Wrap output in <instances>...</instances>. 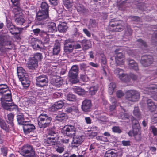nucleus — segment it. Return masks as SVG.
I'll use <instances>...</instances> for the list:
<instances>
[{"label":"nucleus","mask_w":157,"mask_h":157,"mask_svg":"<svg viewBox=\"0 0 157 157\" xmlns=\"http://www.w3.org/2000/svg\"><path fill=\"white\" fill-rule=\"evenodd\" d=\"M139 93L135 90H130L126 93V98L131 101H136L140 98Z\"/></svg>","instance_id":"nucleus-4"},{"label":"nucleus","mask_w":157,"mask_h":157,"mask_svg":"<svg viewBox=\"0 0 157 157\" xmlns=\"http://www.w3.org/2000/svg\"><path fill=\"white\" fill-rule=\"evenodd\" d=\"M81 43L84 49L86 50L88 49L90 47L89 44L90 41L89 40H83L81 41Z\"/></svg>","instance_id":"nucleus-35"},{"label":"nucleus","mask_w":157,"mask_h":157,"mask_svg":"<svg viewBox=\"0 0 157 157\" xmlns=\"http://www.w3.org/2000/svg\"><path fill=\"white\" fill-rule=\"evenodd\" d=\"M8 89V86L6 84H0V90H7Z\"/></svg>","instance_id":"nucleus-62"},{"label":"nucleus","mask_w":157,"mask_h":157,"mask_svg":"<svg viewBox=\"0 0 157 157\" xmlns=\"http://www.w3.org/2000/svg\"><path fill=\"white\" fill-rule=\"evenodd\" d=\"M67 116L64 113H61L58 114L57 115L55 119L56 120L59 121H62L66 119Z\"/></svg>","instance_id":"nucleus-37"},{"label":"nucleus","mask_w":157,"mask_h":157,"mask_svg":"<svg viewBox=\"0 0 157 157\" xmlns=\"http://www.w3.org/2000/svg\"><path fill=\"white\" fill-rule=\"evenodd\" d=\"M68 28L66 23L65 22H62L58 25V31L60 32H65L67 30Z\"/></svg>","instance_id":"nucleus-28"},{"label":"nucleus","mask_w":157,"mask_h":157,"mask_svg":"<svg viewBox=\"0 0 157 157\" xmlns=\"http://www.w3.org/2000/svg\"><path fill=\"white\" fill-rule=\"evenodd\" d=\"M54 107L55 109H59L61 108L63 105V103L62 101H59L55 103Z\"/></svg>","instance_id":"nucleus-44"},{"label":"nucleus","mask_w":157,"mask_h":157,"mask_svg":"<svg viewBox=\"0 0 157 157\" xmlns=\"http://www.w3.org/2000/svg\"><path fill=\"white\" fill-rule=\"evenodd\" d=\"M98 89V86H95L91 87L89 89V93L91 95L95 94Z\"/></svg>","instance_id":"nucleus-42"},{"label":"nucleus","mask_w":157,"mask_h":157,"mask_svg":"<svg viewBox=\"0 0 157 157\" xmlns=\"http://www.w3.org/2000/svg\"><path fill=\"white\" fill-rule=\"evenodd\" d=\"M7 102H4L2 103V105L3 108L6 109L8 110L10 109V107L12 106H14V108L17 107V106L14 105L13 103H9Z\"/></svg>","instance_id":"nucleus-34"},{"label":"nucleus","mask_w":157,"mask_h":157,"mask_svg":"<svg viewBox=\"0 0 157 157\" xmlns=\"http://www.w3.org/2000/svg\"><path fill=\"white\" fill-rule=\"evenodd\" d=\"M0 126L1 128H6V124L4 121L0 118Z\"/></svg>","instance_id":"nucleus-64"},{"label":"nucleus","mask_w":157,"mask_h":157,"mask_svg":"<svg viewBox=\"0 0 157 157\" xmlns=\"http://www.w3.org/2000/svg\"><path fill=\"white\" fill-rule=\"evenodd\" d=\"M137 41L141 45L143 46L145 48L147 47V45L146 43L142 39H139L137 40Z\"/></svg>","instance_id":"nucleus-53"},{"label":"nucleus","mask_w":157,"mask_h":157,"mask_svg":"<svg viewBox=\"0 0 157 157\" xmlns=\"http://www.w3.org/2000/svg\"><path fill=\"white\" fill-rule=\"evenodd\" d=\"M153 61V59L152 56L145 55L141 57L140 62L144 66L147 67L151 64Z\"/></svg>","instance_id":"nucleus-10"},{"label":"nucleus","mask_w":157,"mask_h":157,"mask_svg":"<svg viewBox=\"0 0 157 157\" xmlns=\"http://www.w3.org/2000/svg\"><path fill=\"white\" fill-rule=\"evenodd\" d=\"M51 118L46 114L42 113L37 118L38 124L40 128H46L50 126Z\"/></svg>","instance_id":"nucleus-2"},{"label":"nucleus","mask_w":157,"mask_h":157,"mask_svg":"<svg viewBox=\"0 0 157 157\" xmlns=\"http://www.w3.org/2000/svg\"><path fill=\"white\" fill-rule=\"evenodd\" d=\"M133 114L138 119H140V113L137 107H135L133 111Z\"/></svg>","instance_id":"nucleus-45"},{"label":"nucleus","mask_w":157,"mask_h":157,"mask_svg":"<svg viewBox=\"0 0 157 157\" xmlns=\"http://www.w3.org/2000/svg\"><path fill=\"white\" fill-rule=\"evenodd\" d=\"M111 99L112 102H114V103L112 105H111L109 107L110 110L112 111L116 107L115 104V99L114 98H112Z\"/></svg>","instance_id":"nucleus-52"},{"label":"nucleus","mask_w":157,"mask_h":157,"mask_svg":"<svg viewBox=\"0 0 157 157\" xmlns=\"http://www.w3.org/2000/svg\"><path fill=\"white\" fill-rule=\"evenodd\" d=\"M128 0H117V7L120 10H123L125 8V6Z\"/></svg>","instance_id":"nucleus-20"},{"label":"nucleus","mask_w":157,"mask_h":157,"mask_svg":"<svg viewBox=\"0 0 157 157\" xmlns=\"http://www.w3.org/2000/svg\"><path fill=\"white\" fill-rule=\"evenodd\" d=\"M47 131L48 134L49 135L53 136H57L56 134L54 131L52 130V128L48 129Z\"/></svg>","instance_id":"nucleus-54"},{"label":"nucleus","mask_w":157,"mask_h":157,"mask_svg":"<svg viewBox=\"0 0 157 157\" xmlns=\"http://www.w3.org/2000/svg\"><path fill=\"white\" fill-rule=\"evenodd\" d=\"M128 134L129 136H133L135 140L139 141L141 140L140 132L138 128H133L132 131H130Z\"/></svg>","instance_id":"nucleus-16"},{"label":"nucleus","mask_w":157,"mask_h":157,"mask_svg":"<svg viewBox=\"0 0 157 157\" xmlns=\"http://www.w3.org/2000/svg\"><path fill=\"white\" fill-rule=\"evenodd\" d=\"M41 10L48 11V6L46 2H42L41 4Z\"/></svg>","instance_id":"nucleus-46"},{"label":"nucleus","mask_w":157,"mask_h":157,"mask_svg":"<svg viewBox=\"0 0 157 157\" xmlns=\"http://www.w3.org/2000/svg\"><path fill=\"white\" fill-rule=\"evenodd\" d=\"M110 26L113 27V30L116 32L122 31L124 28V24L123 22L119 21H115L114 19H111L109 24Z\"/></svg>","instance_id":"nucleus-5"},{"label":"nucleus","mask_w":157,"mask_h":157,"mask_svg":"<svg viewBox=\"0 0 157 157\" xmlns=\"http://www.w3.org/2000/svg\"><path fill=\"white\" fill-rule=\"evenodd\" d=\"M120 79L122 81L124 82H128L130 80V78L128 74L125 73H122L121 75L119 76Z\"/></svg>","instance_id":"nucleus-36"},{"label":"nucleus","mask_w":157,"mask_h":157,"mask_svg":"<svg viewBox=\"0 0 157 157\" xmlns=\"http://www.w3.org/2000/svg\"><path fill=\"white\" fill-rule=\"evenodd\" d=\"M40 33H41V34L43 35V36H46V38L44 40L46 41V42L48 43L49 41V34H48L47 32L44 31V30H40Z\"/></svg>","instance_id":"nucleus-50"},{"label":"nucleus","mask_w":157,"mask_h":157,"mask_svg":"<svg viewBox=\"0 0 157 157\" xmlns=\"http://www.w3.org/2000/svg\"><path fill=\"white\" fill-rule=\"evenodd\" d=\"M67 99L70 101H74L76 100V97L75 95L69 94L67 96Z\"/></svg>","instance_id":"nucleus-49"},{"label":"nucleus","mask_w":157,"mask_h":157,"mask_svg":"<svg viewBox=\"0 0 157 157\" xmlns=\"http://www.w3.org/2000/svg\"><path fill=\"white\" fill-rule=\"evenodd\" d=\"M37 66L38 62L34 59L31 58L28 64L27 67L30 69H35L37 68Z\"/></svg>","instance_id":"nucleus-19"},{"label":"nucleus","mask_w":157,"mask_h":157,"mask_svg":"<svg viewBox=\"0 0 157 157\" xmlns=\"http://www.w3.org/2000/svg\"><path fill=\"white\" fill-rule=\"evenodd\" d=\"M147 105L148 108L150 110L151 112L155 111L157 107L156 105L150 99H149L147 100Z\"/></svg>","instance_id":"nucleus-26"},{"label":"nucleus","mask_w":157,"mask_h":157,"mask_svg":"<svg viewBox=\"0 0 157 157\" xmlns=\"http://www.w3.org/2000/svg\"><path fill=\"white\" fill-rule=\"evenodd\" d=\"M116 87V85L114 83H111L109 85V90L110 91H112Z\"/></svg>","instance_id":"nucleus-55"},{"label":"nucleus","mask_w":157,"mask_h":157,"mask_svg":"<svg viewBox=\"0 0 157 157\" xmlns=\"http://www.w3.org/2000/svg\"><path fill=\"white\" fill-rule=\"evenodd\" d=\"M116 54V62L117 65H121L124 64L123 60L125 55L123 53L121 52L119 49H116L115 51Z\"/></svg>","instance_id":"nucleus-8"},{"label":"nucleus","mask_w":157,"mask_h":157,"mask_svg":"<svg viewBox=\"0 0 157 157\" xmlns=\"http://www.w3.org/2000/svg\"><path fill=\"white\" fill-rule=\"evenodd\" d=\"M123 69L119 68H116L114 71V73L119 78V76L121 75V74L123 73Z\"/></svg>","instance_id":"nucleus-48"},{"label":"nucleus","mask_w":157,"mask_h":157,"mask_svg":"<svg viewBox=\"0 0 157 157\" xmlns=\"http://www.w3.org/2000/svg\"><path fill=\"white\" fill-rule=\"evenodd\" d=\"M21 81L23 86L25 87H28L30 84V81L28 78V75L24 76L22 78L19 79Z\"/></svg>","instance_id":"nucleus-27"},{"label":"nucleus","mask_w":157,"mask_h":157,"mask_svg":"<svg viewBox=\"0 0 157 157\" xmlns=\"http://www.w3.org/2000/svg\"><path fill=\"white\" fill-rule=\"evenodd\" d=\"M132 128H138L140 127V124L137 121L134 117H132Z\"/></svg>","instance_id":"nucleus-47"},{"label":"nucleus","mask_w":157,"mask_h":157,"mask_svg":"<svg viewBox=\"0 0 157 157\" xmlns=\"http://www.w3.org/2000/svg\"><path fill=\"white\" fill-rule=\"evenodd\" d=\"M128 67L131 69L136 71L138 70V65L137 63L133 59H128Z\"/></svg>","instance_id":"nucleus-25"},{"label":"nucleus","mask_w":157,"mask_h":157,"mask_svg":"<svg viewBox=\"0 0 157 157\" xmlns=\"http://www.w3.org/2000/svg\"><path fill=\"white\" fill-rule=\"evenodd\" d=\"M97 72L94 70H92L89 71L88 75H89V78L92 79H94L96 78Z\"/></svg>","instance_id":"nucleus-38"},{"label":"nucleus","mask_w":157,"mask_h":157,"mask_svg":"<svg viewBox=\"0 0 157 157\" xmlns=\"http://www.w3.org/2000/svg\"><path fill=\"white\" fill-rule=\"evenodd\" d=\"M77 110L75 109H73L71 107L67 108L66 111L68 113H71V114H74L75 112H76Z\"/></svg>","instance_id":"nucleus-57"},{"label":"nucleus","mask_w":157,"mask_h":157,"mask_svg":"<svg viewBox=\"0 0 157 157\" xmlns=\"http://www.w3.org/2000/svg\"><path fill=\"white\" fill-rule=\"evenodd\" d=\"M9 95H6L2 96V97L1 98V100H3L5 102H10L12 100H10L9 99Z\"/></svg>","instance_id":"nucleus-56"},{"label":"nucleus","mask_w":157,"mask_h":157,"mask_svg":"<svg viewBox=\"0 0 157 157\" xmlns=\"http://www.w3.org/2000/svg\"><path fill=\"white\" fill-rule=\"evenodd\" d=\"M19 152L24 157H36L33 147L28 144L24 145L20 149Z\"/></svg>","instance_id":"nucleus-1"},{"label":"nucleus","mask_w":157,"mask_h":157,"mask_svg":"<svg viewBox=\"0 0 157 157\" xmlns=\"http://www.w3.org/2000/svg\"><path fill=\"white\" fill-rule=\"evenodd\" d=\"M48 33H53L57 31V29L56 24L53 22H49L48 25Z\"/></svg>","instance_id":"nucleus-23"},{"label":"nucleus","mask_w":157,"mask_h":157,"mask_svg":"<svg viewBox=\"0 0 157 157\" xmlns=\"http://www.w3.org/2000/svg\"><path fill=\"white\" fill-rule=\"evenodd\" d=\"M6 22V26L12 34L17 35L19 33L20 28L15 27L10 21H7Z\"/></svg>","instance_id":"nucleus-12"},{"label":"nucleus","mask_w":157,"mask_h":157,"mask_svg":"<svg viewBox=\"0 0 157 157\" xmlns=\"http://www.w3.org/2000/svg\"><path fill=\"white\" fill-rule=\"evenodd\" d=\"M132 31L131 29L130 28H128L125 31V35L128 36H131L132 34Z\"/></svg>","instance_id":"nucleus-63"},{"label":"nucleus","mask_w":157,"mask_h":157,"mask_svg":"<svg viewBox=\"0 0 157 157\" xmlns=\"http://www.w3.org/2000/svg\"><path fill=\"white\" fill-rule=\"evenodd\" d=\"M85 137L83 135L75 136L73 138L72 143V146L73 147H78L83 142Z\"/></svg>","instance_id":"nucleus-11"},{"label":"nucleus","mask_w":157,"mask_h":157,"mask_svg":"<svg viewBox=\"0 0 157 157\" xmlns=\"http://www.w3.org/2000/svg\"><path fill=\"white\" fill-rule=\"evenodd\" d=\"M13 11L16 17L15 21L17 24L20 25H25L24 24L25 23V20L22 13L21 9L19 7H17L13 9Z\"/></svg>","instance_id":"nucleus-3"},{"label":"nucleus","mask_w":157,"mask_h":157,"mask_svg":"<svg viewBox=\"0 0 157 157\" xmlns=\"http://www.w3.org/2000/svg\"><path fill=\"white\" fill-rule=\"evenodd\" d=\"M30 44L33 48L36 50L41 49L43 47V44L42 42L34 38L31 39Z\"/></svg>","instance_id":"nucleus-13"},{"label":"nucleus","mask_w":157,"mask_h":157,"mask_svg":"<svg viewBox=\"0 0 157 157\" xmlns=\"http://www.w3.org/2000/svg\"><path fill=\"white\" fill-rule=\"evenodd\" d=\"M6 95H9V99L10 100H12L11 92L10 90L9 89L7 90V91L3 95H2V96H6Z\"/></svg>","instance_id":"nucleus-59"},{"label":"nucleus","mask_w":157,"mask_h":157,"mask_svg":"<svg viewBox=\"0 0 157 157\" xmlns=\"http://www.w3.org/2000/svg\"><path fill=\"white\" fill-rule=\"evenodd\" d=\"M17 71L19 79L27 75L25 71L22 67H17Z\"/></svg>","instance_id":"nucleus-24"},{"label":"nucleus","mask_w":157,"mask_h":157,"mask_svg":"<svg viewBox=\"0 0 157 157\" xmlns=\"http://www.w3.org/2000/svg\"><path fill=\"white\" fill-rule=\"evenodd\" d=\"M36 128H23V130L25 134H27L31 132L33 130H34Z\"/></svg>","instance_id":"nucleus-60"},{"label":"nucleus","mask_w":157,"mask_h":157,"mask_svg":"<svg viewBox=\"0 0 157 157\" xmlns=\"http://www.w3.org/2000/svg\"><path fill=\"white\" fill-rule=\"evenodd\" d=\"M72 128H62V132L66 134L67 135H72L75 134V130H72Z\"/></svg>","instance_id":"nucleus-33"},{"label":"nucleus","mask_w":157,"mask_h":157,"mask_svg":"<svg viewBox=\"0 0 157 157\" xmlns=\"http://www.w3.org/2000/svg\"><path fill=\"white\" fill-rule=\"evenodd\" d=\"M17 120L19 124L28 127L35 128L34 125L31 124L30 122L24 121V116L22 113H19L17 115Z\"/></svg>","instance_id":"nucleus-9"},{"label":"nucleus","mask_w":157,"mask_h":157,"mask_svg":"<svg viewBox=\"0 0 157 157\" xmlns=\"http://www.w3.org/2000/svg\"><path fill=\"white\" fill-rule=\"evenodd\" d=\"M77 10L80 13H86L87 10L82 5L80 4L77 8Z\"/></svg>","instance_id":"nucleus-39"},{"label":"nucleus","mask_w":157,"mask_h":157,"mask_svg":"<svg viewBox=\"0 0 157 157\" xmlns=\"http://www.w3.org/2000/svg\"><path fill=\"white\" fill-rule=\"evenodd\" d=\"M8 122L9 125H8L9 127H13L14 126V124L13 122L14 115L12 113H10L7 115Z\"/></svg>","instance_id":"nucleus-32"},{"label":"nucleus","mask_w":157,"mask_h":157,"mask_svg":"<svg viewBox=\"0 0 157 157\" xmlns=\"http://www.w3.org/2000/svg\"><path fill=\"white\" fill-rule=\"evenodd\" d=\"M71 71L75 72L78 73V68L77 65H73L72 66L70 70Z\"/></svg>","instance_id":"nucleus-58"},{"label":"nucleus","mask_w":157,"mask_h":157,"mask_svg":"<svg viewBox=\"0 0 157 157\" xmlns=\"http://www.w3.org/2000/svg\"><path fill=\"white\" fill-rule=\"evenodd\" d=\"M6 37L3 36L2 35H0V52L3 54H5L7 52V49H10L9 48H5L4 46V41Z\"/></svg>","instance_id":"nucleus-18"},{"label":"nucleus","mask_w":157,"mask_h":157,"mask_svg":"<svg viewBox=\"0 0 157 157\" xmlns=\"http://www.w3.org/2000/svg\"><path fill=\"white\" fill-rule=\"evenodd\" d=\"M1 150L3 155L6 156L7 153V148L6 147H3L1 148Z\"/></svg>","instance_id":"nucleus-61"},{"label":"nucleus","mask_w":157,"mask_h":157,"mask_svg":"<svg viewBox=\"0 0 157 157\" xmlns=\"http://www.w3.org/2000/svg\"><path fill=\"white\" fill-rule=\"evenodd\" d=\"M119 117L124 120H127V122L129 121V116L127 113H122L120 114Z\"/></svg>","instance_id":"nucleus-43"},{"label":"nucleus","mask_w":157,"mask_h":157,"mask_svg":"<svg viewBox=\"0 0 157 157\" xmlns=\"http://www.w3.org/2000/svg\"><path fill=\"white\" fill-rule=\"evenodd\" d=\"M80 78L84 82H87L89 80V77L87 76V75H81Z\"/></svg>","instance_id":"nucleus-51"},{"label":"nucleus","mask_w":157,"mask_h":157,"mask_svg":"<svg viewBox=\"0 0 157 157\" xmlns=\"http://www.w3.org/2000/svg\"><path fill=\"white\" fill-rule=\"evenodd\" d=\"M60 51V44L59 42H56L53 48V54L54 55H57Z\"/></svg>","instance_id":"nucleus-30"},{"label":"nucleus","mask_w":157,"mask_h":157,"mask_svg":"<svg viewBox=\"0 0 157 157\" xmlns=\"http://www.w3.org/2000/svg\"><path fill=\"white\" fill-rule=\"evenodd\" d=\"M6 36V39L4 40V44L5 48H9L10 49H7V51L8 50L12 49L13 47L12 46V42L9 40L10 37L8 36Z\"/></svg>","instance_id":"nucleus-21"},{"label":"nucleus","mask_w":157,"mask_h":157,"mask_svg":"<svg viewBox=\"0 0 157 157\" xmlns=\"http://www.w3.org/2000/svg\"><path fill=\"white\" fill-rule=\"evenodd\" d=\"M64 51L66 53L72 52L74 48V41L72 39H68L65 40L63 43Z\"/></svg>","instance_id":"nucleus-6"},{"label":"nucleus","mask_w":157,"mask_h":157,"mask_svg":"<svg viewBox=\"0 0 157 157\" xmlns=\"http://www.w3.org/2000/svg\"><path fill=\"white\" fill-rule=\"evenodd\" d=\"M78 0H63V3L68 8H71L75 3L78 2Z\"/></svg>","instance_id":"nucleus-29"},{"label":"nucleus","mask_w":157,"mask_h":157,"mask_svg":"<svg viewBox=\"0 0 157 157\" xmlns=\"http://www.w3.org/2000/svg\"><path fill=\"white\" fill-rule=\"evenodd\" d=\"M91 106L92 104L91 101L86 99L82 103L81 108L83 111L85 112H89L90 110Z\"/></svg>","instance_id":"nucleus-14"},{"label":"nucleus","mask_w":157,"mask_h":157,"mask_svg":"<svg viewBox=\"0 0 157 157\" xmlns=\"http://www.w3.org/2000/svg\"><path fill=\"white\" fill-rule=\"evenodd\" d=\"M78 73L69 71V77L70 82L73 84H76L79 82L78 76Z\"/></svg>","instance_id":"nucleus-17"},{"label":"nucleus","mask_w":157,"mask_h":157,"mask_svg":"<svg viewBox=\"0 0 157 157\" xmlns=\"http://www.w3.org/2000/svg\"><path fill=\"white\" fill-rule=\"evenodd\" d=\"M117 151L114 149H111L106 151L105 157H117Z\"/></svg>","instance_id":"nucleus-22"},{"label":"nucleus","mask_w":157,"mask_h":157,"mask_svg":"<svg viewBox=\"0 0 157 157\" xmlns=\"http://www.w3.org/2000/svg\"><path fill=\"white\" fill-rule=\"evenodd\" d=\"M48 12L39 10L37 13L36 17L37 21H43L48 17Z\"/></svg>","instance_id":"nucleus-15"},{"label":"nucleus","mask_w":157,"mask_h":157,"mask_svg":"<svg viewBox=\"0 0 157 157\" xmlns=\"http://www.w3.org/2000/svg\"><path fill=\"white\" fill-rule=\"evenodd\" d=\"M36 84L38 87H43L48 85V78L46 75H42L36 77Z\"/></svg>","instance_id":"nucleus-7"},{"label":"nucleus","mask_w":157,"mask_h":157,"mask_svg":"<svg viewBox=\"0 0 157 157\" xmlns=\"http://www.w3.org/2000/svg\"><path fill=\"white\" fill-rule=\"evenodd\" d=\"M101 65L103 68V73L105 75L107 74L106 71L107 70L108 66L106 64V59L105 57H103L101 59Z\"/></svg>","instance_id":"nucleus-31"},{"label":"nucleus","mask_w":157,"mask_h":157,"mask_svg":"<svg viewBox=\"0 0 157 157\" xmlns=\"http://www.w3.org/2000/svg\"><path fill=\"white\" fill-rule=\"evenodd\" d=\"M42 56L41 53H37L34 54L33 57L32 58L33 59H34V60H36L37 62L41 60L42 59Z\"/></svg>","instance_id":"nucleus-40"},{"label":"nucleus","mask_w":157,"mask_h":157,"mask_svg":"<svg viewBox=\"0 0 157 157\" xmlns=\"http://www.w3.org/2000/svg\"><path fill=\"white\" fill-rule=\"evenodd\" d=\"M53 84L55 86L59 87L63 84V81L60 78H57L55 79Z\"/></svg>","instance_id":"nucleus-41"}]
</instances>
